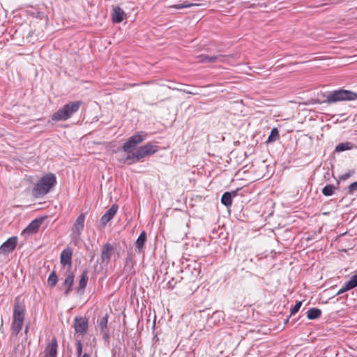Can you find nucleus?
Wrapping results in <instances>:
<instances>
[{
  "mask_svg": "<svg viewBox=\"0 0 357 357\" xmlns=\"http://www.w3.org/2000/svg\"><path fill=\"white\" fill-rule=\"evenodd\" d=\"M44 218H36L26 227L22 232L21 236L26 237L27 236L37 232Z\"/></svg>",
  "mask_w": 357,
  "mask_h": 357,
  "instance_id": "0eeeda50",
  "label": "nucleus"
},
{
  "mask_svg": "<svg viewBox=\"0 0 357 357\" xmlns=\"http://www.w3.org/2000/svg\"><path fill=\"white\" fill-rule=\"evenodd\" d=\"M25 310L19 301H15L13 309V321L12 329L16 335L22 330L24 320Z\"/></svg>",
  "mask_w": 357,
  "mask_h": 357,
  "instance_id": "20e7f679",
  "label": "nucleus"
},
{
  "mask_svg": "<svg viewBox=\"0 0 357 357\" xmlns=\"http://www.w3.org/2000/svg\"><path fill=\"white\" fill-rule=\"evenodd\" d=\"M74 278L75 275L69 268L66 271V279L63 284V286L65 287L66 296H67L71 291V287L74 284Z\"/></svg>",
  "mask_w": 357,
  "mask_h": 357,
  "instance_id": "9d476101",
  "label": "nucleus"
},
{
  "mask_svg": "<svg viewBox=\"0 0 357 357\" xmlns=\"http://www.w3.org/2000/svg\"><path fill=\"white\" fill-rule=\"evenodd\" d=\"M350 176V174L349 173H346L344 174H342V176H340V178L341 180H346L347 178H349Z\"/></svg>",
  "mask_w": 357,
  "mask_h": 357,
  "instance_id": "c9c22d12",
  "label": "nucleus"
},
{
  "mask_svg": "<svg viewBox=\"0 0 357 357\" xmlns=\"http://www.w3.org/2000/svg\"><path fill=\"white\" fill-rule=\"evenodd\" d=\"M345 286L348 290L352 289L357 286V275H353L351 279L345 283Z\"/></svg>",
  "mask_w": 357,
  "mask_h": 357,
  "instance_id": "a878e982",
  "label": "nucleus"
},
{
  "mask_svg": "<svg viewBox=\"0 0 357 357\" xmlns=\"http://www.w3.org/2000/svg\"><path fill=\"white\" fill-rule=\"evenodd\" d=\"M56 183V178L54 174L50 173L43 176L35 184L32 190V195L40 198L47 195Z\"/></svg>",
  "mask_w": 357,
  "mask_h": 357,
  "instance_id": "f257e3e1",
  "label": "nucleus"
},
{
  "mask_svg": "<svg viewBox=\"0 0 357 357\" xmlns=\"http://www.w3.org/2000/svg\"><path fill=\"white\" fill-rule=\"evenodd\" d=\"M57 282H58V277H57L56 274L55 273V272L53 271L52 273H50V275L48 277V280H47L48 284L51 287H53L56 284Z\"/></svg>",
  "mask_w": 357,
  "mask_h": 357,
  "instance_id": "bb28decb",
  "label": "nucleus"
},
{
  "mask_svg": "<svg viewBox=\"0 0 357 357\" xmlns=\"http://www.w3.org/2000/svg\"><path fill=\"white\" fill-rule=\"evenodd\" d=\"M139 248V252H140L142 251V249L143 248L142 246L138 247Z\"/></svg>",
  "mask_w": 357,
  "mask_h": 357,
  "instance_id": "4c0bfd02",
  "label": "nucleus"
},
{
  "mask_svg": "<svg viewBox=\"0 0 357 357\" xmlns=\"http://www.w3.org/2000/svg\"><path fill=\"white\" fill-rule=\"evenodd\" d=\"M44 357H56L57 355V340L55 337L46 346L44 351Z\"/></svg>",
  "mask_w": 357,
  "mask_h": 357,
  "instance_id": "9b49d317",
  "label": "nucleus"
},
{
  "mask_svg": "<svg viewBox=\"0 0 357 357\" xmlns=\"http://www.w3.org/2000/svg\"><path fill=\"white\" fill-rule=\"evenodd\" d=\"M141 159L138 158L137 150L135 152L133 151L130 153H128V155L125 158V162L128 165L137 162L139 161Z\"/></svg>",
  "mask_w": 357,
  "mask_h": 357,
  "instance_id": "a211bd4d",
  "label": "nucleus"
},
{
  "mask_svg": "<svg viewBox=\"0 0 357 357\" xmlns=\"http://www.w3.org/2000/svg\"><path fill=\"white\" fill-rule=\"evenodd\" d=\"M225 55L218 54L215 56H208L206 54H201L199 56L200 61L202 63H216L224 61Z\"/></svg>",
  "mask_w": 357,
  "mask_h": 357,
  "instance_id": "ddd939ff",
  "label": "nucleus"
},
{
  "mask_svg": "<svg viewBox=\"0 0 357 357\" xmlns=\"http://www.w3.org/2000/svg\"><path fill=\"white\" fill-rule=\"evenodd\" d=\"M349 291L348 289H347V287L345 286V284L337 292L336 295H340L343 293H344L345 291Z\"/></svg>",
  "mask_w": 357,
  "mask_h": 357,
  "instance_id": "f704fd0d",
  "label": "nucleus"
},
{
  "mask_svg": "<svg viewBox=\"0 0 357 357\" xmlns=\"http://www.w3.org/2000/svg\"><path fill=\"white\" fill-rule=\"evenodd\" d=\"M15 247H0V259L6 258L9 253L13 252Z\"/></svg>",
  "mask_w": 357,
  "mask_h": 357,
  "instance_id": "393cba45",
  "label": "nucleus"
},
{
  "mask_svg": "<svg viewBox=\"0 0 357 357\" xmlns=\"http://www.w3.org/2000/svg\"><path fill=\"white\" fill-rule=\"evenodd\" d=\"M125 13L123 10L119 6H115L113 8V12L112 14V20L114 22L120 23L124 19Z\"/></svg>",
  "mask_w": 357,
  "mask_h": 357,
  "instance_id": "2eb2a0df",
  "label": "nucleus"
},
{
  "mask_svg": "<svg viewBox=\"0 0 357 357\" xmlns=\"http://www.w3.org/2000/svg\"><path fill=\"white\" fill-rule=\"evenodd\" d=\"M357 190V181L352 183L348 187V194L353 195L354 191Z\"/></svg>",
  "mask_w": 357,
  "mask_h": 357,
  "instance_id": "7c9ffc66",
  "label": "nucleus"
},
{
  "mask_svg": "<svg viewBox=\"0 0 357 357\" xmlns=\"http://www.w3.org/2000/svg\"><path fill=\"white\" fill-rule=\"evenodd\" d=\"M324 102L328 104L339 101L354 100L357 99V93L349 90L339 89L333 91L326 96Z\"/></svg>",
  "mask_w": 357,
  "mask_h": 357,
  "instance_id": "7ed1b4c3",
  "label": "nucleus"
},
{
  "mask_svg": "<svg viewBox=\"0 0 357 357\" xmlns=\"http://www.w3.org/2000/svg\"><path fill=\"white\" fill-rule=\"evenodd\" d=\"M146 240V234L142 231L135 242V245H144Z\"/></svg>",
  "mask_w": 357,
  "mask_h": 357,
  "instance_id": "c85d7f7f",
  "label": "nucleus"
},
{
  "mask_svg": "<svg viewBox=\"0 0 357 357\" xmlns=\"http://www.w3.org/2000/svg\"><path fill=\"white\" fill-rule=\"evenodd\" d=\"M88 282L87 271L85 270L82 273L81 278L79 281V291L84 290Z\"/></svg>",
  "mask_w": 357,
  "mask_h": 357,
  "instance_id": "aec40b11",
  "label": "nucleus"
},
{
  "mask_svg": "<svg viewBox=\"0 0 357 357\" xmlns=\"http://www.w3.org/2000/svg\"><path fill=\"white\" fill-rule=\"evenodd\" d=\"M354 145L352 142H347L344 143H340L335 146V152H342L347 150H351L354 148Z\"/></svg>",
  "mask_w": 357,
  "mask_h": 357,
  "instance_id": "f3484780",
  "label": "nucleus"
},
{
  "mask_svg": "<svg viewBox=\"0 0 357 357\" xmlns=\"http://www.w3.org/2000/svg\"><path fill=\"white\" fill-rule=\"evenodd\" d=\"M85 215L84 214H80L77 218L73 227V234L74 236H78L80 234V231L83 229L84 225Z\"/></svg>",
  "mask_w": 357,
  "mask_h": 357,
  "instance_id": "f8f14e48",
  "label": "nucleus"
},
{
  "mask_svg": "<svg viewBox=\"0 0 357 357\" xmlns=\"http://www.w3.org/2000/svg\"><path fill=\"white\" fill-rule=\"evenodd\" d=\"M321 315V310L318 308H311L307 311V317L310 319H316Z\"/></svg>",
  "mask_w": 357,
  "mask_h": 357,
  "instance_id": "6ab92c4d",
  "label": "nucleus"
},
{
  "mask_svg": "<svg viewBox=\"0 0 357 357\" xmlns=\"http://www.w3.org/2000/svg\"><path fill=\"white\" fill-rule=\"evenodd\" d=\"M82 103L81 100L68 102L54 112L52 116V119L54 121H59L70 119L79 110Z\"/></svg>",
  "mask_w": 357,
  "mask_h": 357,
  "instance_id": "f03ea898",
  "label": "nucleus"
},
{
  "mask_svg": "<svg viewBox=\"0 0 357 357\" xmlns=\"http://www.w3.org/2000/svg\"><path fill=\"white\" fill-rule=\"evenodd\" d=\"M158 151L156 145L148 143L137 149L138 158L142 159L145 157L150 156Z\"/></svg>",
  "mask_w": 357,
  "mask_h": 357,
  "instance_id": "423d86ee",
  "label": "nucleus"
},
{
  "mask_svg": "<svg viewBox=\"0 0 357 357\" xmlns=\"http://www.w3.org/2000/svg\"><path fill=\"white\" fill-rule=\"evenodd\" d=\"M113 250V247H105L102 252L101 257L103 261H107L110 259L111 254Z\"/></svg>",
  "mask_w": 357,
  "mask_h": 357,
  "instance_id": "b1692460",
  "label": "nucleus"
},
{
  "mask_svg": "<svg viewBox=\"0 0 357 357\" xmlns=\"http://www.w3.org/2000/svg\"><path fill=\"white\" fill-rule=\"evenodd\" d=\"M17 238L16 236H12L3 242L1 245H17Z\"/></svg>",
  "mask_w": 357,
  "mask_h": 357,
  "instance_id": "c756f323",
  "label": "nucleus"
},
{
  "mask_svg": "<svg viewBox=\"0 0 357 357\" xmlns=\"http://www.w3.org/2000/svg\"><path fill=\"white\" fill-rule=\"evenodd\" d=\"M179 91H183V92H184L185 93H188V94H192V95L198 94L197 92L192 91H190V90H186V89H180Z\"/></svg>",
  "mask_w": 357,
  "mask_h": 357,
  "instance_id": "72a5a7b5",
  "label": "nucleus"
},
{
  "mask_svg": "<svg viewBox=\"0 0 357 357\" xmlns=\"http://www.w3.org/2000/svg\"><path fill=\"white\" fill-rule=\"evenodd\" d=\"M28 330H29V328H28V327H26V329H25V332L27 333Z\"/></svg>",
  "mask_w": 357,
  "mask_h": 357,
  "instance_id": "58836bf2",
  "label": "nucleus"
},
{
  "mask_svg": "<svg viewBox=\"0 0 357 357\" xmlns=\"http://www.w3.org/2000/svg\"><path fill=\"white\" fill-rule=\"evenodd\" d=\"M73 250L68 248L63 250L61 254V264L63 266L69 265L70 266L72 262Z\"/></svg>",
  "mask_w": 357,
  "mask_h": 357,
  "instance_id": "4468645a",
  "label": "nucleus"
},
{
  "mask_svg": "<svg viewBox=\"0 0 357 357\" xmlns=\"http://www.w3.org/2000/svg\"><path fill=\"white\" fill-rule=\"evenodd\" d=\"M199 5V4H198V3H188L187 1H184L183 3L174 4V5L169 6V7L176 8V9H182V8H190L192 6H197Z\"/></svg>",
  "mask_w": 357,
  "mask_h": 357,
  "instance_id": "4be33fe9",
  "label": "nucleus"
},
{
  "mask_svg": "<svg viewBox=\"0 0 357 357\" xmlns=\"http://www.w3.org/2000/svg\"><path fill=\"white\" fill-rule=\"evenodd\" d=\"M335 190V187L333 185H326L321 190L322 194L324 196H331Z\"/></svg>",
  "mask_w": 357,
  "mask_h": 357,
  "instance_id": "5701e85b",
  "label": "nucleus"
},
{
  "mask_svg": "<svg viewBox=\"0 0 357 357\" xmlns=\"http://www.w3.org/2000/svg\"><path fill=\"white\" fill-rule=\"evenodd\" d=\"M278 138H279V132L277 128H274L271 131V134L268 138L267 142H275Z\"/></svg>",
  "mask_w": 357,
  "mask_h": 357,
  "instance_id": "cd10ccee",
  "label": "nucleus"
},
{
  "mask_svg": "<svg viewBox=\"0 0 357 357\" xmlns=\"http://www.w3.org/2000/svg\"><path fill=\"white\" fill-rule=\"evenodd\" d=\"M74 328L77 333L82 335L86 333L88 328V320L84 317H75L74 319Z\"/></svg>",
  "mask_w": 357,
  "mask_h": 357,
  "instance_id": "6e6552de",
  "label": "nucleus"
},
{
  "mask_svg": "<svg viewBox=\"0 0 357 357\" xmlns=\"http://www.w3.org/2000/svg\"><path fill=\"white\" fill-rule=\"evenodd\" d=\"M236 195V191L225 192L221 197V203L227 207H230L232 204V197Z\"/></svg>",
  "mask_w": 357,
  "mask_h": 357,
  "instance_id": "dca6fc26",
  "label": "nucleus"
},
{
  "mask_svg": "<svg viewBox=\"0 0 357 357\" xmlns=\"http://www.w3.org/2000/svg\"><path fill=\"white\" fill-rule=\"evenodd\" d=\"M146 134L144 132H140L131 136L128 141L123 144L122 150L127 153H130L135 149L137 145L146 139Z\"/></svg>",
  "mask_w": 357,
  "mask_h": 357,
  "instance_id": "39448f33",
  "label": "nucleus"
},
{
  "mask_svg": "<svg viewBox=\"0 0 357 357\" xmlns=\"http://www.w3.org/2000/svg\"><path fill=\"white\" fill-rule=\"evenodd\" d=\"M107 321H108L107 314H105V316H104L103 317L101 318V319L99 322V326H100L101 331L105 333V334H104L105 338L108 337L107 334L105 333L107 331Z\"/></svg>",
  "mask_w": 357,
  "mask_h": 357,
  "instance_id": "412c9836",
  "label": "nucleus"
},
{
  "mask_svg": "<svg viewBox=\"0 0 357 357\" xmlns=\"http://www.w3.org/2000/svg\"><path fill=\"white\" fill-rule=\"evenodd\" d=\"M301 305H302L301 301L296 302L295 305L291 310V314H294L295 313H296L301 308Z\"/></svg>",
  "mask_w": 357,
  "mask_h": 357,
  "instance_id": "2f4dec72",
  "label": "nucleus"
},
{
  "mask_svg": "<svg viewBox=\"0 0 357 357\" xmlns=\"http://www.w3.org/2000/svg\"><path fill=\"white\" fill-rule=\"evenodd\" d=\"M76 347H77V357H80L82 355V344L81 342V340H78L76 343Z\"/></svg>",
  "mask_w": 357,
  "mask_h": 357,
  "instance_id": "473e14b6",
  "label": "nucleus"
},
{
  "mask_svg": "<svg viewBox=\"0 0 357 357\" xmlns=\"http://www.w3.org/2000/svg\"><path fill=\"white\" fill-rule=\"evenodd\" d=\"M118 205L113 204L101 217L100 222L103 227H105L107 222L114 218L118 211Z\"/></svg>",
  "mask_w": 357,
  "mask_h": 357,
  "instance_id": "1a4fd4ad",
  "label": "nucleus"
},
{
  "mask_svg": "<svg viewBox=\"0 0 357 357\" xmlns=\"http://www.w3.org/2000/svg\"><path fill=\"white\" fill-rule=\"evenodd\" d=\"M82 357H90L89 354H84V355L82 356Z\"/></svg>",
  "mask_w": 357,
  "mask_h": 357,
  "instance_id": "e433bc0d",
  "label": "nucleus"
}]
</instances>
